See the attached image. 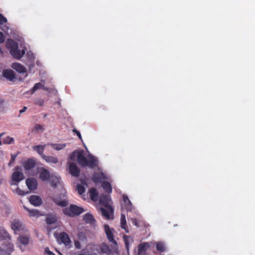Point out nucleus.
<instances>
[{
  "label": "nucleus",
  "instance_id": "1",
  "mask_svg": "<svg viewBox=\"0 0 255 255\" xmlns=\"http://www.w3.org/2000/svg\"><path fill=\"white\" fill-rule=\"evenodd\" d=\"M84 153V150L82 149L75 150L70 154V159L71 160H75L76 157L77 161L81 166H88L91 168H95L98 165L97 159L91 155L86 158Z\"/></svg>",
  "mask_w": 255,
  "mask_h": 255
},
{
  "label": "nucleus",
  "instance_id": "2",
  "mask_svg": "<svg viewBox=\"0 0 255 255\" xmlns=\"http://www.w3.org/2000/svg\"><path fill=\"white\" fill-rule=\"evenodd\" d=\"M84 210L82 207L71 204L69 207H65L62 210L63 213L68 217H75L82 213Z\"/></svg>",
  "mask_w": 255,
  "mask_h": 255
},
{
  "label": "nucleus",
  "instance_id": "3",
  "mask_svg": "<svg viewBox=\"0 0 255 255\" xmlns=\"http://www.w3.org/2000/svg\"><path fill=\"white\" fill-rule=\"evenodd\" d=\"M24 179L21 167L17 166L14 169V171L11 176L10 185H17L18 183Z\"/></svg>",
  "mask_w": 255,
  "mask_h": 255
},
{
  "label": "nucleus",
  "instance_id": "4",
  "mask_svg": "<svg viewBox=\"0 0 255 255\" xmlns=\"http://www.w3.org/2000/svg\"><path fill=\"white\" fill-rule=\"evenodd\" d=\"M52 201L58 206L66 207L69 204V201L65 193H61L54 197Z\"/></svg>",
  "mask_w": 255,
  "mask_h": 255
},
{
  "label": "nucleus",
  "instance_id": "5",
  "mask_svg": "<svg viewBox=\"0 0 255 255\" xmlns=\"http://www.w3.org/2000/svg\"><path fill=\"white\" fill-rule=\"evenodd\" d=\"M105 232L106 234L107 239L109 241L113 243L115 245H117V242L114 239V236L113 232L114 230L112 228H110L108 225H105L104 226Z\"/></svg>",
  "mask_w": 255,
  "mask_h": 255
},
{
  "label": "nucleus",
  "instance_id": "6",
  "mask_svg": "<svg viewBox=\"0 0 255 255\" xmlns=\"http://www.w3.org/2000/svg\"><path fill=\"white\" fill-rule=\"evenodd\" d=\"M23 168L25 171L34 168L36 165V160L34 158H29L22 162Z\"/></svg>",
  "mask_w": 255,
  "mask_h": 255
},
{
  "label": "nucleus",
  "instance_id": "7",
  "mask_svg": "<svg viewBox=\"0 0 255 255\" xmlns=\"http://www.w3.org/2000/svg\"><path fill=\"white\" fill-rule=\"evenodd\" d=\"M13 248L12 244H2V246L0 247V255H10Z\"/></svg>",
  "mask_w": 255,
  "mask_h": 255
},
{
  "label": "nucleus",
  "instance_id": "8",
  "mask_svg": "<svg viewBox=\"0 0 255 255\" xmlns=\"http://www.w3.org/2000/svg\"><path fill=\"white\" fill-rule=\"evenodd\" d=\"M11 229L15 232L24 231V225L18 220L14 219L11 223Z\"/></svg>",
  "mask_w": 255,
  "mask_h": 255
},
{
  "label": "nucleus",
  "instance_id": "9",
  "mask_svg": "<svg viewBox=\"0 0 255 255\" xmlns=\"http://www.w3.org/2000/svg\"><path fill=\"white\" fill-rule=\"evenodd\" d=\"M110 200V196L102 194L100 197V204L103 205L104 207L111 210V206L109 205Z\"/></svg>",
  "mask_w": 255,
  "mask_h": 255
},
{
  "label": "nucleus",
  "instance_id": "10",
  "mask_svg": "<svg viewBox=\"0 0 255 255\" xmlns=\"http://www.w3.org/2000/svg\"><path fill=\"white\" fill-rule=\"evenodd\" d=\"M150 247L151 245L147 242L140 244L137 247V254L138 255H146V252Z\"/></svg>",
  "mask_w": 255,
  "mask_h": 255
},
{
  "label": "nucleus",
  "instance_id": "11",
  "mask_svg": "<svg viewBox=\"0 0 255 255\" xmlns=\"http://www.w3.org/2000/svg\"><path fill=\"white\" fill-rule=\"evenodd\" d=\"M11 237L5 230L2 228H0V242L4 241V244H8L10 243Z\"/></svg>",
  "mask_w": 255,
  "mask_h": 255
},
{
  "label": "nucleus",
  "instance_id": "12",
  "mask_svg": "<svg viewBox=\"0 0 255 255\" xmlns=\"http://www.w3.org/2000/svg\"><path fill=\"white\" fill-rule=\"evenodd\" d=\"M111 210H110L109 209H108L107 208H105V207H101L100 208V211L101 212V214L103 216H104L106 219H110L111 218V219H113V217H112V218L111 217V216H113V212H114V210L112 208V207L111 206Z\"/></svg>",
  "mask_w": 255,
  "mask_h": 255
},
{
  "label": "nucleus",
  "instance_id": "13",
  "mask_svg": "<svg viewBox=\"0 0 255 255\" xmlns=\"http://www.w3.org/2000/svg\"><path fill=\"white\" fill-rule=\"evenodd\" d=\"M69 172L72 176L74 177H78L80 174V170L78 168L77 165L74 163H71L69 166Z\"/></svg>",
  "mask_w": 255,
  "mask_h": 255
},
{
  "label": "nucleus",
  "instance_id": "14",
  "mask_svg": "<svg viewBox=\"0 0 255 255\" xmlns=\"http://www.w3.org/2000/svg\"><path fill=\"white\" fill-rule=\"evenodd\" d=\"M2 75L9 81H13L15 78L14 72L10 69L3 70L2 72Z\"/></svg>",
  "mask_w": 255,
  "mask_h": 255
},
{
  "label": "nucleus",
  "instance_id": "15",
  "mask_svg": "<svg viewBox=\"0 0 255 255\" xmlns=\"http://www.w3.org/2000/svg\"><path fill=\"white\" fill-rule=\"evenodd\" d=\"M26 184L30 190H34L37 188V182L34 178H28L26 180Z\"/></svg>",
  "mask_w": 255,
  "mask_h": 255
},
{
  "label": "nucleus",
  "instance_id": "16",
  "mask_svg": "<svg viewBox=\"0 0 255 255\" xmlns=\"http://www.w3.org/2000/svg\"><path fill=\"white\" fill-rule=\"evenodd\" d=\"M39 178L43 181H47L50 178L49 172L44 168H41L40 169Z\"/></svg>",
  "mask_w": 255,
  "mask_h": 255
},
{
  "label": "nucleus",
  "instance_id": "17",
  "mask_svg": "<svg viewBox=\"0 0 255 255\" xmlns=\"http://www.w3.org/2000/svg\"><path fill=\"white\" fill-rule=\"evenodd\" d=\"M6 47L9 50L10 53L12 50H15L18 47V44L13 39H8L6 41Z\"/></svg>",
  "mask_w": 255,
  "mask_h": 255
},
{
  "label": "nucleus",
  "instance_id": "18",
  "mask_svg": "<svg viewBox=\"0 0 255 255\" xmlns=\"http://www.w3.org/2000/svg\"><path fill=\"white\" fill-rule=\"evenodd\" d=\"M59 238L60 241L66 246H69L71 243L70 239L68 234L65 232L61 233L59 234Z\"/></svg>",
  "mask_w": 255,
  "mask_h": 255
},
{
  "label": "nucleus",
  "instance_id": "19",
  "mask_svg": "<svg viewBox=\"0 0 255 255\" xmlns=\"http://www.w3.org/2000/svg\"><path fill=\"white\" fill-rule=\"evenodd\" d=\"M123 199L125 203L124 208L128 212L131 211L132 208V203L128 197L126 195H124Z\"/></svg>",
  "mask_w": 255,
  "mask_h": 255
},
{
  "label": "nucleus",
  "instance_id": "20",
  "mask_svg": "<svg viewBox=\"0 0 255 255\" xmlns=\"http://www.w3.org/2000/svg\"><path fill=\"white\" fill-rule=\"evenodd\" d=\"M29 201L30 203L35 206H40L42 204V200L38 196L32 195L29 197Z\"/></svg>",
  "mask_w": 255,
  "mask_h": 255
},
{
  "label": "nucleus",
  "instance_id": "21",
  "mask_svg": "<svg viewBox=\"0 0 255 255\" xmlns=\"http://www.w3.org/2000/svg\"><path fill=\"white\" fill-rule=\"evenodd\" d=\"M11 67L19 73H24L26 72L25 68L18 63H13L11 65Z\"/></svg>",
  "mask_w": 255,
  "mask_h": 255
},
{
  "label": "nucleus",
  "instance_id": "22",
  "mask_svg": "<svg viewBox=\"0 0 255 255\" xmlns=\"http://www.w3.org/2000/svg\"><path fill=\"white\" fill-rule=\"evenodd\" d=\"M25 54V50L18 49V47L15 49V50L11 51L10 54L14 58L17 59H20Z\"/></svg>",
  "mask_w": 255,
  "mask_h": 255
},
{
  "label": "nucleus",
  "instance_id": "23",
  "mask_svg": "<svg viewBox=\"0 0 255 255\" xmlns=\"http://www.w3.org/2000/svg\"><path fill=\"white\" fill-rule=\"evenodd\" d=\"M84 221L88 224H94L96 222L93 216L89 213H86L83 217Z\"/></svg>",
  "mask_w": 255,
  "mask_h": 255
},
{
  "label": "nucleus",
  "instance_id": "24",
  "mask_svg": "<svg viewBox=\"0 0 255 255\" xmlns=\"http://www.w3.org/2000/svg\"><path fill=\"white\" fill-rule=\"evenodd\" d=\"M121 227L122 229L125 230L127 233L129 232L128 229L127 225L126 216L123 214H121Z\"/></svg>",
  "mask_w": 255,
  "mask_h": 255
},
{
  "label": "nucleus",
  "instance_id": "25",
  "mask_svg": "<svg viewBox=\"0 0 255 255\" xmlns=\"http://www.w3.org/2000/svg\"><path fill=\"white\" fill-rule=\"evenodd\" d=\"M90 199L93 201H97L98 200V193L95 188H92L89 190Z\"/></svg>",
  "mask_w": 255,
  "mask_h": 255
},
{
  "label": "nucleus",
  "instance_id": "26",
  "mask_svg": "<svg viewBox=\"0 0 255 255\" xmlns=\"http://www.w3.org/2000/svg\"><path fill=\"white\" fill-rule=\"evenodd\" d=\"M46 145H38L36 146H33L32 148L34 150L36 151L43 158V155H45L43 154V151Z\"/></svg>",
  "mask_w": 255,
  "mask_h": 255
},
{
  "label": "nucleus",
  "instance_id": "27",
  "mask_svg": "<svg viewBox=\"0 0 255 255\" xmlns=\"http://www.w3.org/2000/svg\"><path fill=\"white\" fill-rule=\"evenodd\" d=\"M43 159L48 163L56 164L58 163V160L57 157L52 156L43 155Z\"/></svg>",
  "mask_w": 255,
  "mask_h": 255
},
{
  "label": "nucleus",
  "instance_id": "28",
  "mask_svg": "<svg viewBox=\"0 0 255 255\" xmlns=\"http://www.w3.org/2000/svg\"><path fill=\"white\" fill-rule=\"evenodd\" d=\"M18 241L21 244L27 245L29 242V237L27 235H21L18 237Z\"/></svg>",
  "mask_w": 255,
  "mask_h": 255
},
{
  "label": "nucleus",
  "instance_id": "29",
  "mask_svg": "<svg viewBox=\"0 0 255 255\" xmlns=\"http://www.w3.org/2000/svg\"><path fill=\"white\" fill-rule=\"evenodd\" d=\"M102 187L104 190L108 193H110L112 191V188L111 184L108 181H104L102 183Z\"/></svg>",
  "mask_w": 255,
  "mask_h": 255
},
{
  "label": "nucleus",
  "instance_id": "30",
  "mask_svg": "<svg viewBox=\"0 0 255 255\" xmlns=\"http://www.w3.org/2000/svg\"><path fill=\"white\" fill-rule=\"evenodd\" d=\"M57 217L53 215H49L46 219V222L48 225L54 224L57 221Z\"/></svg>",
  "mask_w": 255,
  "mask_h": 255
},
{
  "label": "nucleus",
  "instance_id": "31",
  "mask_svg": "<svg viewBox=\"0 0 255 255\" xmlns=\"http://www.w3.org/2000/svg\"><path fill=\"white\" fill-rule=\"evenodd\" d=\"M100 249L102 253H103L106 254L107 255H110L112 253V250L107 244H103L101 245Z\"/></svg>",
  "mask_w": 255,
  "mask_h": 255
},
{
  "label": "nucleus",
  "instance_id": "32",
  "mask_svg": "<svg viewBox=\"0 0 255 255\" xmlns=\"http://www.w3.org/2000/svg\"><path fill=\"white\" fill-rule=\"evenodd\" d=\"M60 183V178L58 177L51 176L50 178V185L56 188L58 184Z\"/></svg>",
  "mask_w": 255,
  "mask_h": 255
},
{
  "label": "nucleus",
  "instance_id": "33",
  "mask_svg": "<svg viewBox=\"0 0 255 255\" xmlns=\"http://www.w3.org/2000/svg\"><path fill=\"white\" fill-rule=\"evenodd\" d=\"M48 145H50L53 149L56 150H60L61 149H64L66 146V144L65 143L64 144H57V143H48Z\"/></svg>",
  "mask_w": 255,
  "mask_h": 255
},
{
  "label": "nucleus",
  "instance_id": "34",
  "mask_svg": "<svg viewBox=\"0 0 255 255\" xmlns=\"http://www.w3.org/2000/svg\"><path fill=\"white\" fill-rule=\"evenodd\" d=\"M156 250L160 253H164L166 251V247L162 242H157L156 244Z\"/></svg>",
  "mask_w": 255,
  "mask_h": 255
},
{
  "label": "nucleus",
  "instance_id": "35",
  "mask_svg": "<svg viewBox=\"0 0 255 255\" xmlns=\"http://www.w3.org/2000/svg\"><path fill=\"white\" fill-rule=\"evenodd\" d=\"M25 210H26L29 213V216L30 217H35L39 215V212L38 210L36 209H31L30 210L25 207H24Z\"/></svg>",
  "mask_w": 255,
  "mask_h": 255
},
{
  "label": "nucleus",
  "instance_id": "36",
  "mask_svg": "<svg viewBox=\"0 0 255 255\" xmlns=\"http://www.w3.org/2000/svg\"><path fill=\"white\" fill-rule=\"evenodd\" d=\"M130 238V237L127 236V235H124V236H123V240L125 243L126 250L128 252H129V239Z\"/></svg>",
  "mask_w": 255,
  "mask_h": 255
},
{
  "label": "nucleus",
  "instance_id": "37",
  "mask_svg": "<svg viewBox=\"0 0 255 255\" xmlns=\"http://www.w3.org/2000/svg\"><path fill=\"white\" fill-rule=\"evenodd\" d=\"M14 141V138L13 137H10L9 136H6L3 139V143L6 144H10L13 143Z\"/></svg>",
  "mask_w": 255,
  "mask_h": 255
},
{
  "label": "nucleus",
  "instance_id": "38",
  "mask_svg": "<svg viewBox=\"0 0 255 255\" xmlns=\"http://www.w3.org/2000/svg\"><path fill=\"white\" fill-rule=\"evenodd\" d=\"M43 87V85L41 83H36L33 88L31 89V92L32 93H34L37 90L40 89Z\"/></svg>",
  "mask_w": 255,
  "mask_h": 255
},
{
  "label": "nucleus",
  "instance_id": "39",
  "mask_svg": "<svg viewBox=\"0 0 255 255\" xmlns=\"http://www.w3.org/2000/svg\"><path fill=\"white\" fill-rule=\"evenodd\" d=\"M102 175L100 174H95L93 176V181L95 183L100 182L102 180Z\"/></svg>",
  "mask_w": 255,
  "mask_h": 255
},
{
  "label": "nucleus",
  "instance_id": "40",
  "mask_svg": "<svg viewBox=\"0 0 255 255\" xmlns=\"http://www.w3.org/2000/svg\"><path fill=\"white\" fill-rule=\"evenodd\" d=\"M77 190L80 195H82L85 191V187L79 184L77 186Z\"/></svg>",
  "mask_w": 255,
  "mask_h": 255
},
{
  "label": "nucleus",
  "instance_id": "41",
  "mask_svg": "<svg viewBox=\"0 0 255 255\" xmlns=\"http://www.w3.org/2000/svg\"><path fill=\"white\" fill-rule=\"evenodd\" d=\"M78 239L82 241H85L86 240V236L85 234L83 232L79 233L78 234Z\"/></svg>",
  "mask_w": 255,
  "mask_h": 255
},
{
  "label": "nucleus",
  "instance_id": "42",
  "mask_svg": "<svg viewBox=\"0 0 255 255\" xmlns=\"http://www.w3.org/2000/svg\"><path fill=\"white\" fill-rule=\"evenodd\" d=\"M17 154H11V159L8 164L9 166H10L11 164L15 161V158L17 157Z\"/></svg>",
  "mask_w": 255,
  "mask_h": 255
},
{
  "label": "nucleus",
  "instance_id": "43",
  "mask_svg": "<svg viewBox=\"0 0 255 255\" xmlns=\"http://www.w3.org/2000/svg\"><path fill=\"white\" fill-rule=\"evenodd\" d=\"M141 221H138V220L136 219H133L132 220V224L136 226L137 227H140L142 225L140 224Z\"/></svg>",
  "mask_w": 255,
  "mask_h": 255
},
{
  "label": "nucleus",
  "instance_id": "44",
  "mask_svg": "<svg viewBox=\"0 0 255 255\" xmlns=\"http://www.w3.org/2000/svg\"><path fill=\"white\" fill-rule=\"evenodd\" d=\"M6 22V18L5 17H4L2 14H0V24H3Z\"/></svg>",
  "mask_w": 255,
  "mask_h": 255
},
{
  "label": "nucleus",
  "instance_id": "45",
  "mask_svg": "<svg viewBox=\"0 0 255 255\" xmlns=\"http://www.w3.org/2000/svg\"><path fill=\"white\" fill-rule=\"evenodd\" d=\"M44 101L42 99H37L35 101V104L39 106H42L44 104Z\"/></svg>",
  "mask_w": 255,
  "mask_h": 255
},
{
  "label": "nucleus",
  "instance_id": "46",
  "mask_svg": "<svg viewBox=\"0 0 255 255\" xmlns=\"http://www.w3.org/2000/svg\"><path fill=\"white\" fill-rule=\"evenodd\" d=\"M4 101L3 99L0 98V112H3L4 110Z\"/></svg>",
  "mask_w": 255,
  "mask_h": 255
},
{
  "label": "nucleus",
  "instance_id": "47",
  "mask_svg": "<svg viewBox=\"0 0 255 255\" xmlns=\"http://www.w3.org/2000/svg\"><path fill=\"white\" fill-rule=\"evenodd\" d=\"M16 193L17 194H18V195H20V196H23V195H24L26 193H25L24 191H22L21 190H20L19 189V188L17 187L16 189Z\"/></svg>",
  "mask_w": 255,
  "mask_h": 255
},
{
  "label": "nucleus",
  "instance_id": "48",
  "mask_svg": "<svg viewBox=\"0 0 255 255\" xmlns=\"http://www.w3.org/2000/svg\"><path fill=\"white\" fill-rule=\"evenodd\" d=\"M72 130H73V132L76 133V134L77 135V136H78L79 139L81 140H82V136L81 135L80 132L78 130H77L76 128L73 129Z\"/></svg>",
  "mask_w": 255,
  "mask_h": 255
},
{
  "label": "nucleus",
  "instance_id": "49",
  "mask_svg": "<svg viewBox=\"0 0 255 255\" xmlns=\"http://www.w3.org/2000/svg\"><path fill=\"white\" fill-rule=\"evenodd\" d=\"M74 244L75 248L77 249H80L81 248V244L78 241H74Z\"/></svg>",
  "mask_w": 255,
  "mask_h": 255
},
{
  "label": "nucleus",
  "instance_id": "50",
  "mask_svg": "<svg viewBox=\"0 0 255 255\" xmlns=\"http://www.w3.org/2000/svg\"><path fill=\"white\" fill-rule=\"evenodd\" d=\"M4 40L5 37L3 34L1 32H0V44L4 42Z\"/></svg>",
  "mask_w": 255,
  "mask_h": 255
},
{
  "label": "nucleus",
  "instance_id": "51",
  "mask_svg": "<svg viewBox=\"0 0 255 255\" xmlns=\"http://www.w3.org/2000/svg\"><path fill=\"white\" fill-rule=\"evenodd\" d=\"M45 252L49 255H52L54 253L49 250V248H46L45 249Z\"/></svg>",
  "mask_w": 255,
  "mask_h": 255
},
{
  "label": "nucleus",
  "instance_id": "52",
  "mask_svg": "<svg viewBox=\"0 0 255 255\" xmlns=\"http://www.w3.org/2000/svg\"><path fill=\"white\" fill-rule=\"evenodd\" d=\"M35 128L37 129H40L42 128V127L40 125L37 124L35 125Z\"/></svg>",
  "mask_w": 255,
  "mask_h": 255
},
{
  "label": "nucleus",
  "instance_id": "53",
  "mask_svg": "<svg viewBox=\"0 0 255 255\" xmlns=\"http://www.w3.org/2000/svg\"><path fill=\"white\" fill-rule=\"evenodd\" d=\"M26 109H27V107H24L22 110H20L19 111L20 114H21V113L24 112L26 111Z\"/></svg>",
  "mask_w": 255,
  "mask_h": 255
},
{
  "label": "nucleus",
  "instance_id": "54",
  "mask_svg": "<svg viewBox=\"0 0 255 255\" xmlns=\"http://www.w3.org/2000/svg\"><path fill=\"white\" fill-rule=\"evenodd\" d=\"M3 133H0V139H1V136L3 135ZM2 142L1 139H0V145H1Z\"/></svg>",
  "mask_w": 255,
  "mask_h": 255
},
{
  "label": "nucleus",
  "instance_id": "55",
  "mask_svg": "<svg viewBox=\"0 0 255 255\" xmlns=\"http://www.w3.org/2000/svg\"><path fill=\"white\" fill-rule=\"evenodd\" d=\"M2 180L1 179H0V184H1L2 183Z\"/></svg>",
  "mask_w": 255,
  "mask_h": 255
},
{
  "label": "nucleus",
  "instance_id": "56",
  "mask_svg": "<svg viewBox=\"0 0 255 255\" xmlns=\"http://www.w3.org/2000/svg\"><path fill=\"white\" fill-rule=\"evenodd\" d=\"M52 255H55L54 254H53Z\"/></svg>",
  "mask_w": 255,
  "mask_h": 255
}]
</instances>
